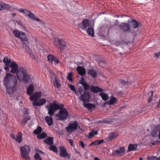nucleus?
I'll return each instance as SVG.
<instances>
[{"label": "nucleus", "mask_w": 160, "mask_h": 160, "mask_svg": "<svg viewBox=\"0 0 160 160\" xmlns=\"http://www.w3.org/2000/svg\"><path fill=\"white\" fill-rule=\"evenodd\" d=\"M44 119L49 126H51L52 124L53 120L52 116H50V117L48 116H45Z\"/></svg>", "instance_id": "17"}, {"label": "nucleus", "mask_w": 160, "mask_h": 160, "mask_svg": "<svg viewBox=\"0 0 160 160\" xmlns=\"http://www.w3.org/2000/svg\"><path fill=\"white\" fill-rule=\"evenodd\" d=\"M72 72H70L68 73V76L67 77V79L69 81H72Z\"/></svg>", "instance_id": "41"}, {"label": "nucleus", "mask_w": 160, "mask_h": 160, "mask_svg": "<svg viewBox=\"0 0 160 160\" xmlns=\"http://www.w3.org/2000/svg\"><path fill=\"white\" fill-rule=\"evenodd\" d=\"M5 63L4 69L7 72L9 71V68H11V72L16 73L18 79L21 82L27 83L30 78V75L28 74L27 71L22 67L18 68V65L14 62L11 61L10 59L5 57L3 59Z\"/></svg>", "instance_id": "1"}, {"label": "nucleus", "mask_w": 160, "mask_h": 160, "mask_svg": "<svg viewBox=\"0 0 160 160\" xmlns=\"http://www.w3.org/2000/svg\"><path fill=\"white\" fill-rule=\"evenodd\" d=\"M34 157L35 160H42V158L39 156L38 153H36L34 155Z\"/></svg>", "instance_id": "42"}, {"label": "nucleus", "mask_w": 160, "mask_h": 160, "mask_svg": "<svg viewBox=\"0 0 160 160\" xmlns=\"http://www.w3.org/2000/svg\"><path fill=\"white\" fill-rule=\"evenodd\" d=\"M10 136H11V138L12 139H14V140H15L16 138H15V136L13 134H11Z\"/></svg>", "instance_id": "55"}, {"label": "nucleus", "mask_w": 160, "mask_h": 160, "mask_svg": "<svg viewBox=\"0 0 160 160\" xmlns=\"http://www.w3.org/2000/svg\"><path fill=\"white\" fill-rule=\"evenodd\" d=\"M25 111H24V114H27L28 112V110L27 109L25 108L24 109Z\"/></svg>", "instance_id": "56"}, {"label": "nucleus", "mask_w": 160, "mask_h": 160, "mask_svg": "<svg viewBox=\"0 0 160 160\" xmlns=\"http://www.w3.org/2000/svg\"><path fill=\"white\" fill-rule=\"evenodd\" d=\"M15 22L17 23L18 25H21L22 22L19 19L16 20H15Z\"/></svg>", "instance_id": "53"}, {"label": "nucleus", "mask_w": 160, "mask_h": 160, "mask_svg": "<svg viewBox=\"0 0 160 160\" xmlns=\"http://www.w3.org/2000/svg\"><path fill=\"white\" fill-rule=\"evenodd\" d=\"M160 55V52H158L155 53L154 54V56L156 58H158V56Z\"/></svg>", "instance_id": "51"}, {"label": "nucleus", "mask_w": 160, "mask_h": 160, "mask_svg": "<svg viewBox=\"0 0 160 160\" xmlns=\"http://www.w3.org/2000/svg\"><path fill=\"white\" fill-rule=\"evenodd\" d=\"M121 28L124 31H128L130 29L129 25L128 23H122L121 25Z\"/></svg>", "instance_id": "15"}, {"label": "nucleus", "mask_w": 160, "mask_h": 160, "mask_svg": "<svg viewBox=\"0 0 160 160\" xmlns=\"http://www.w3.org/2000/svg\"><path fill=\"white\" fill-rule=\"evenodd\" d=\"M137 145L136 144H130L128 147V151H134L137 149Z\"/></svg>", "instance_id": "27"}, {"label": "nucleus", "mask_w": 160, "mask_h": 160, "mask_svg": "<svg viewBox=\"0 0 160 160\" xmlns=\"http://www.w3.org/2000/svg\"><path fill=\"white\" fill-rule=\"evenodd\" d=\"M151 134L152 135L153 137H156L157 136L156 133L155 132H152Z\"/></svg>", "instance_id": "52"}, {"label": "nucleus", "mask_w": 160, "mask_h": 160, "mask_svg": "<svg viewBox=\"0 0 160 160\" xmlns=\"http://www.w3.org/2000/svg\"><path fill=\"white\" fill-rule=\"evenodd\" d=\"M115 137V134L112 132L110 133L108 135V141L112 140Z\"/></svg>", "instance_id": "39"}, {"label": "nucleus", "mask_w": 160, "mask_h": 160, "mask_svg": "<svg viewBox=\"0 0 160 160\" xmlns=\"http://www.w3.org/2000/svg\"><path fill=\"white\" fill-rule=\"evenodd\" d=\"M53 62H54V64L56 65L59 62V60L56 57H55L53 60Z\"/></svg>", "instance_id": "46"}, {"label": "nucleus", "mask_w": 160, "mask_h": 160, "mask_svg": "<svg viewBox=\"0 0 160 160\" xmlns=\"http://www.w3.org/2000/svg\"><path fill=\"white\" fill-rule=\"evenodd\" d=\"M53 84L55 88H59L61 86V84L56 76H54Z\"/></svg>", "instance_id": "25"}, {"label": "nucleus", "mask_w": 160, "mask_h": 160, "mask_svg": "<svg viewBox=\"0 0 160 160\" xmlns=\"http://www.w3.org/2000/svg\"><path fill=\"white\" fill-rule=\"evenodd\" d=\"M47 136V134L45 132H43L40 134H38L37 135V138L39 139H41L46 138Z\"/></svg>", "instance_id": "34"}, {"label": "nucleus", "mask_w": 160, "mask_h": 160, "mask_svg": "<svg viewBox=\"0 0 160 160\" xmlns=\"http://www.w3.org/2000/svg\"><path fill=\"white\" fill-rule=\"evenodd\" d=\"M75 152H76V153H78V154H80V152H78V151H77V150L75 149Z\"/></svg>", "instance_id": "61"}, {"label": "nucleus", "mask_w": 160, "mask_h": 160, "mask_svg": "<svg viewBox=\"0 0 160 160\" xmlns=\"http://www.w3.org/2000/svg\"><path fill=\"white\" fill-rule=\"evenodd\" d=\"M156 160H160V157H159L158 158H157Z\"/></svg>", "instance_id": "64"}, {"label": "nucleus", "mask_w": 160, "mask_h": 160, "mask_svg": "<svg viewBox=\"0 0 160 160\" xmlns=\"http://www.w3.org/2000/svg\"><path fill=\"white\" fill-rule=\"evenodd\" d=\"M90 89L91 91L94 93L101 92L103 91V90L102 89L98 86H92L91 87Z\"/></svg>", "instance_id": "14"}, {"label": "nucleus", "mask_w": 160, "mask_h": 160, "mask_svg": "<svg viewBox=\"0 0 160 160\" xmlns=\"http://www.w3.org/2000/svg\"><path fill=\"white\" fill-rule=\"evenodd\" d=\"M78 127H79L77 121H75L69 122L65 128L66 131L68 133L71 134L76 130Z\"/></svg>", "instance_id": "6"}, {"label": "nucleus", "mask_w": 160, "mask_h": 160, "mask_svg": "<svg viewBox=\"0 0 160 160\" xmlns=\"http://www.w3.org/2000/svg\"><path fill=\"white\" fill-rule=\"evenodd\" d=\"M104 142V140L103 139H101L100 140H96L94 142H93L91 143L90 144V145H98Z\"/></svg>", "instance_id": "28"}, {"label": "nucleus", "mask_w": 160, "mask_h": 160, "mask_svg": "<svg viewBox=\"0 0 160 160\" xmlns=\"http://www.w3.org/2000/svg\"><path fill=\"white\" fill-rule=\"evenodd\" d=\"M50 78H51V81H52L53 78L54 79V76H56L52 72H50Z\"/></svg>", "instance_id": "45"}, {"label": "nucleus", "mask_w": 160, "mask_h": 160, "mask_svg": "<svg viewBox=\"0 0 160 160\" xmlns=\"http://www.w3.org/2000/svg\"><path fill=\"white\" fill-rule=\"evenodd\" d=\"M99 95L102 97V100L104 101H106L109 99V97L108 95L104 92H100L99 94Z\"/></svg>", "instance_id": "26"}, {"label": "nucleus", "mask_w": 160, "mask_h": 160, "mask_svg": "<svg viewBox=\"0 0 160 160\" xmlns=\"http://www.w3.org/2000/svg\"><path fill=\"white\" fill-rule=\"evenodd\" d=\"M68 87L70 88V89L72 91H74L75 93L76 94L77 96L79 95V94H78L77 92V91H76L73 85H72L71 84H68Z\"/></svg>", "instance_id": "38"}, {"label": "nucleus", "mask_w": 160, "mask_h": 160, "mask_svg": "<svg viewBox=\"0 0 160 160\" xmlns=\"http://www.w3.org/2000/svg\"><path fill=\"white\" fill-rule=\"evenodd\" d=\"M104 123H111L112 122V119L111 118H107L103 119Z\"/></svg>", "instance_id": "40"}, {"label": "nucleus", "mask_w": 160, "mask_h": 160, "mask_svg": "<svg viewBox=\"0 0 160 160\" xmlns=\"http://www.w3.org/2000/svg\"><path fill=\"white\" fill-rule=\"evenodd\" d=\"M79 145L81 146L82 148H83L85 147V145L84 142L82 141H79Z\"/></svg>", "instance_id": "50"}, {"label": "nucleus", "mask_w": 160, "mask_h": 160, "mask_svg": "<svg viewBox=\"0 0 160 160\" xmlns=\"http://www.w3.org/2000/svg\"><path fill=\"white\" fill-rule=\"evenodd\" d=\"M16 77L11 74L7 73L4 79V83L8 93L10 94L16 90L15 86L17 84Z\"/></svg>", "instance_id": "3"}, {"label": "nucleus", "mask_w": 160, "mask_h": 160, "mask_svg": "<svg viewBox=\"0 0 160 160\" xmlns=\"http://www.w3.org/2000/svg\"><path fill=\"white\" fill-rule=\"evenodd\" d=\"M158 138L159 139H160V131H159V135H158Z\"/></svg>", "instance_id": "63"}, {"label": "nucleus", "mask_w": 160, "mask_h": 160, "mask_svg": "<svg viewBox=\"0 0 160 160\" xmlns=\"http://www.w3.org/2000/svg\"><path fill=\"white\" fill-rule=\"evenodd\" d=\"M116 98L113 96L110 97L109 101L107 102L105 104H106L112 105L114 104L116 102Z\"/></svg>", "instance_id": "24"}, {"label": "nucleus", "mask_w": 160, "mask_h": 160, "mask_svg": "<svg viewBox=\"0 0 160 160\" xmlns=\"http://www.w3.org/2000/svg\"><path fill=\"white\" fill-rule=\"evenodd\" d=\"M44 142L48 145H52L53 143V138L52 137H48L44 140Z\"/></svg>", "instance_id": "23"}, {"label": "nucleus", "mask_w": 160, "mask_h": 160, "mask_svg": "<svg viewBox=\"0 0 160 160\" xmlns=\"http://www.w3.org/2000/svg\"><path fill=\"white\" fill-rule=\"evenodd\" d=\"M49 149L50 150H51L55 152L56 153L58 152V148L54 145H50Z\"/></svg>", "instance_id": "31"}, {"label": "nucleus", "mask_w": 160, "mask_h": 160, "mask_svg": "<svg viewBox=\"0 0 160 160\" xmlns=\"http://www.w3.org/2000/svg\"><path fill=\"white\" fill-rule=\"evenodd\" d=\"M130 25L131 27L133 28H138V23L136 20L132 19L130 22Z\"/></svg>", "instance_id": "20"}, {"label": "nucleus", "mask_w": 160, "mask_h": 160, "mask_svg": "<svg viewBox=\"0 0 160 160\" xmlns=\"http://www.w3.org/2000/svg\"><path fill=\"white\" fill-rule=\"evenodd\" d=\"M87 32L89 35L92 36H94V30L92 28H88L87 30Z\"/></svg>", "instance_id": "32"}, {"label": "nucleus", "mask_w": 160, "mask_h": 160, "mask_svg": "<svg viewBox=\"0 0 160 160\" xmlns=\"http://www.w3.org/2000/svg\"><path fill=\"white\" fill-rule=\"evenodd\" d=\"M77 92L80 96L79 98L82 102L83 103L87 102L89 101L90 99V95L88 91H86L83 89V88L81 86L78 88Z\"/></svg>", "instance_id": "4"}, {"label": "nucleus", "mask_w": 160, "mask_h": 160, "mask_svg": "<svg viewBox=\"0 0 160 160\" xmlns=\"http://www.w3.org/2000/svg\"><path fill=\"white\" fill-rule=\"evenodd\" d=\"M42 129L40 126H38L37 128L33 131V133L35 134H38L41 132Z\"/></svg>", "instance_id": "36"}, {"label": "nucleus", "mask_w": 160, "mask_h": 160, "mask_svg": "<svg viewBox=\"0 0 160 160\" xmlns=\"http://www.w3.org/2000/svg\"><path fill=\"white\" fill-rule=\"evenodd\" d=\"M12 33L15 37L20 38L22 41H27L28 40L24 32L15 29L13 30Z\"/></svg>", "instance_id": "8"}, {"label": "nucleus", "mask_w": 160, "mask_h": 160, "mask_svg": "<svg viewBox=\"0 0 160 160\" xmlns=\"http://www.w3.org/2000/svg\"><path fill=\"white\" fill-rule=\"evenodd\" d=\"M42 95L40 92H36L30 97L29 99L31 101H37L41 97Z\"/></svg>", "instance_id": "11"}, {"label": "nucleus", "mask_w": 160, "mask_h": 160, "mask_svg": "<svg viewBox=\"0 0 160 160\" xmlns=\"http://www.w3.org/2000/svg\"><path fill=\"white\" fill-rule=\"evenodd\" d=\"M153 91H151V95L148 100V102H150L152 101V97H153Z\"/></svg>", "instance_id": "47"}, {"label": "nucleus", "mask_w": 160, "mask_h": 160, "mask_svg": "<svg viewBox=\"0 0 160 160\" xmlns=\"http://www.w3.org/2000/svg\"><path fill=\"white\" fill-rule=\"evenodd\" d=\"M157 107H158V108H160V101H159V102L158 104V105L157 106Z\"/></svg>", "instance_id": "59"}, {"label": "nucleus", "mask_w": 160, "mask_h": 160, "mask_svg": "<svg viewBox=\"0 0 160 160\" xmlns=\"http://www.w3.org/2000/svg\"><path fill=\"white\" fill-rule=\"evenodd\" d=\"M55 57L52 55H49L48 56L47 58L50 64H53V60Z\"/></svg>", "instance_id": "33"}, {"label": "nucleus", "mask_w": 160, "mask_h": 160, "mask_svg": "<svg viewBox=\"0 0 160 160\" xmlns=\"http://www.w3.org/2000/svg\"><path fill=\"white\" fill-rule=\"evenodd\" d=\"M68 140L69 141V143L71 144V145L72 146L73 145V142L72 140L71 139H69Z\"/></svg>", "instance_id": "54"}, {"label": "nucleus", "mask_w": 160, "mask_h": 160, "mask_svg": "<svg viewBox=\"0 0 160 160\" xmlns=\"http://www.w3.org/2000/svg\"><path fill=\"white\" fill-rule=\"evenodd\" d=\"M156 158V157H155L153 156H151L148 157V160H155Z\"/></svg>", "instance_id": "48"}, {"label": "nucleus", "mask_w": 160, "mask_h": 160, "mask_svg": "<svg viewBox=\"0 0 160 160\" xmlns=\"http://www.w3.org/2000/svg\"><path fill=\"white\" fill-rule=\"evenodd\" d=\"M46 102V100L44 98H41L38 101H34L33 105L34 106H40L44 104Z\"/></svg>", "instance_id": "13"}, {"label": "nucleus", "mask_w": 160, "mask_h": 160, "mask_svg": "<svg viewBox=\"0 0 160 160\" xmlns=\"http://www.w3.org/2000/svg\"><path fill=\"white\" fill-rule=\"evenodd\" d=\"M83 105L85 108L89 110L94 108L95 107V105L91 103H86V102H84L83 103Z\"/></svg>", "instance_id": "21"}, {"label": "nucleus", "mask_w": 160, "mask_h": 160, "mask_svg": "<svg viewBox=\"0 0 160 160\" xmlns=\"http://www.w3.org/2000/svg\"><path fill=\"white\" fill-rule=\"evenodd\" d=\"M29 54H30V57H31L32 58H33V55H32V52L31 51H29Z\"/></svg>", "instance_id": "57"}, {"label": "nucleus", "mask_w": 160, "mask_h": 160, "mask_svg": "<svg viewBox=\"0 0 160 160\" xmlns=\"http://www.w3.org/2000/svg\"><path fill=\"white\" fill-rule=\"evenodd\" d=\"M125 148L123 147H121L118 148L116 150L113 151V152L117 155H119L120 156L124 154Z\"/></svg>", "instance_id": "12"}, {"label": "nucleus", "mask_w": 160, "mask_h": 160, "mask_svg": "<svg viewBox=\"0 0 160 160\" xmlns=\"http://www.w3.org/2000/svg\"><path fill=\"white\" fill-rule=\"evenodd\" d=\"M30 148L28 145H25L21 147L20 148L21 156L22 158L26 160L30 159L29 154L30 152Z\"/></svg>", "instance_id": "5"}, {"label": "nucleus", "mask_w": 160, "mask_h": 160, "mask_svg": "<svg viewBox=\"0 0 160 160\" xmlns=\"http://www.w3.org/2000/svg\"><path fill=\"white\" fill-rule=\"evenodd\" d=\"M88 73L93 78H95L97 75V73L96 71L92 69L88 70Z\"/></svg>", "instance_id": "22"}, {"label": "nucleus", "mask_w": 160, "mask_h": 160, "mask_svg": "<svg viewBox=\"0 0 160 160\" xmlns=\"http://www.w3.org/2000/svg\"><path fill=\"white\" fill-rule=\"evenodd\" d=\"M2 3H0V11L2 10Z\"/></svg>", "instance_id": "62"}, {"label": "nucleus", "mask_w": 160, "mask_h": 160, "mask_svg": "<svg viewBox=\"0 0 160 160\" xmlns=\"http://www.w3.org/2000/svg\"><path fill=\"white\" fill-rule=\"evenodd\" d=\"M99 64V65L103 68H105L106 67V63L104 61H102L100 62Z\"/></svg>", "instance_id": "43"}, {"label": "nucleus", "mask_w": 160, "mask_h": 160, "mask_svg": "<svg viewBox=\"0 0 160 160\" xmlns=\"http://www.w3.org/2000/svg\"><path fill=\"white\" fill-rule=\"evenodd\" d=\"M103 121H104L103 119L101 120H100L99 121H98V123H104Z\"/></svg>", "instance_id": "58"}, {"label": "nucleus", "mask_w": 160, "mask_h": 160, "mask_svg": "<svg viewBox=\"0 0 160 160\" xmlns=\"http://www.w3.org/2000/svg\"><path fill=\"white\" fill-rule=\"evenodd\" d=\"M58 42L59 44V47L60 48L65 47L67 46L65 42L62 39H58Z\"/></svg>", "instance_id": "19"}, {"label": "nucleus", "mask_w": 160, "mask_h": 160, "mask_svg": "<svg viewBox=\"0 0 160 160\" xmlns=\"http://www.w3.org/2000/svg\"><path fill=\"white\" fill-rule=\"evenodd\" d=\"M64 105L63 104H60L56 103V101H54L53 103L50 104L49 107L48 108V114L51 116L53 115L54 112L59 109V111L55 115L57 117V120L62 121L66 120L68 116V112L67 110L63 108Z\"/></svg>", "instance_id": "2"}, {"label": "nucleus", "mask_w": 160, "mask_h": 160, "mask_svg": "<svg viewBox=\"0 0 160 160\" xmlns=\"http://www.w3.org/2000/svg\"><path fill=\"white\" fill-rule=\"evenodd\" d=\"M94 160H100V159L97 157H95L94 158Z\"/></svg>", "instance_id": "60"}, {"label": "nucleus", "mask_w": 160, "mask_h": 160, "mask_svg": "<svg viewBox=\"0 0 160 160\" xmlns=\"http://www.w3.org/2000/svg\"><path fill=\"white\" fill-rule=\"evenodd\" d=\"M10 5L4 3H2V10H8L11 8Z\"/></svg>", "instance_id": "35"}, {"label": "nucleus", "mask_w": 160, "mask_h": 160, "mask_svg": "<svg viewBox=\"0 0 160 160\" xmlns=\"http://www.w3.org/2000/svg\"><path fill=\"white\" fill-rule=\"evenodd\" d=\"M30 119V118L29 116H27L24 118L21 122V123L22 125H25L26 123Z\"/></svg>", "instance_id": "37"}, {"label": "nucleus", "mask_w": 160, "mask_h": 160, "mask_svg": "<svg viewBox=\"0 0 160 160\" xmlns=\"http://www.w3.org/2000/svg\"><path fill=\"white\" fill-rule=\"evenodd\" d=\"M34 91V87L32 85H31L27 88V93L29 96H31Z\"/></svg>", "instance_id": "18"}, {"label": "nucleus", "mask_w": 160, "mask_h": 160, "mask_svg": "<svg viewBox=\"0 0 160 160\" xmlns=\"http://www.w3.org/2000/svg\"><path fill=\"white\" fill-rule=\"evenodd\" d=\"M83 86L84 87L83 89L86 91L87 90H88L89 89V86L86 83H83Z\"/></svg>", "instance_id": "44"}, {"label": "nucleus", "mask_w": 160, "mask_h": 160, "mask_svg": "<svg viewBox=\"0 0 160 160\" xmlns=\"http://www.w3.org/2000/svg\"><path fill=\"white\" fill-rule=\"evenodd\" d=\"M89 20L88 19L83 20L82 23L80 24L78 27L79 28L82 30H85L89 26Z\"/></svg>", "instance_id": "9"}, {"label": "nucleus", "mask_w": 160, "mask_h": 160, "mask_svg": "<svg viewBox=\"0 0 160 160\" xmlns=\"http://www.w3.org/2000/svg\"><path fill=\"white\" fill-rule=\"evenodd\" d=\"M20 12L23 13L26 16H28L31 19L40 22V20L38 18L36 17L33 13L30 11L26 9L20 8L19 10Z\"/></svg>", "instance_id": "7"}, {"label": "nucleus", "mask_w": 160, "mask_h": 160, "mask_svg": "<svg viewBox=\"0 0 160 160\" xmlns=\"http://www.w3.org/2000/svg\"><path fill=\"white\" fill-rule=\"evenodd\" d=\"M97 134L98 133L97 131L95 130H93L89 133V135L87 136V137L88 138H89Z\"/></svg>", "instance_id": "30"}, {"label": "nucleus", "mask_w": 160, "mask_h": 160, "mask_svg": "<svg viewBox=\"0 0 160 160\" xmlns=\"http://www.w3.org/2000/svg\"><path fill=\"white\" fill-rule=\"evenodd\" d=\"M119 82L122 85H125L127 83V82H126L124 80L122 79H120L119 81Z\"/></svg>", "instance_id": "49"}, {"label": "nucleus", "mask_w": 160, "mask_h": 160, "mask_svg": "<svg viewBox=\"0 0 160 160\" xmlns=\"http://www.w3.org/2000/svg\"><path fill=\"white\" fill-rule=\"evenodd\" d=\"M77 69L79 74L81 76L84 75L86 73L85 69L82 67L78 66Z\"/></svg>", "instance_id": "16"}, {"label": "nucleus", "mask_w": 160, "mask_h": 160, "mask_svg": "<svg viewBox=\"0 0 160 160\" xmlns=\"http://www.w3.org/2000/svg\"><path fill=\"white\" fill-rule=\"evenodd\" d=\"M59 154L60 156L62 157H67L68 156L69 157V154L67 153L66 149L63 146L59 147Z\"/></svg>", "instance_id": "10"}, {"label": "nucleus", "mask_w": 160, "mask_h": 160, "mask_svg": "<svg viewBox=\"0 0 160 160\" xmlns=\"http://www.w3.org/2000/svg\"><path fill=\"white\" fill-rule=\"evenodd\" d=\"M16 142L19 143H21L22 141V134L21 132H19L18 133V135L17 138H16Z\"/></svg>", "instance_id": "29"}]
</instances>
